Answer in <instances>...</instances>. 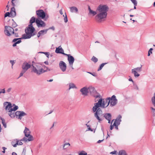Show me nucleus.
Segmentation results:
<instances>
[{
	"label": "nucleus",
	"instance_id": "obj_56",
	"mask_svg": "<svg viewBox=\"0 0 155 155\" xmlns=\"http://www.w3.org/2000/svg\"><path fill=\"white\" fill-rule=\"evenodd\" d=\"M52 29L53 30H54V27L53 26V27L49 28L48 29L49 30V29Z\"/></svg>",
	"mask_w": 155,
	"mask_h": 155
},
{
	"label": "nucleus",
	"instance_id": "obj_26",
	"mask_svg": "<svg viewBox=\"0 0 155 155\" xmlns=\"http://www.w3.org/2000/svg\"><path fill=\"white\" fill-rule=\"evenodd\" d=\"M36 19L34 17H32L30 20V24L29 25L33 26L32 23L36 22Z\"/></svg>",
	"mask_w": 155,
	"mask_h": 155
},
{
	"label": "nucleus",
	"instance_id": "obj_36",
	"mask_svg": "<svg viewBox=\"0 0 155 155\" xmlns=\"http://www.w3.org/2000/svg\"><path fill=\"white\" fill-rule=\"evenodd\" d=\"M45 69H46L44 70L43 68L42 74L46 72L51 71V69L50 68L46 67H45Z\"/></svg>",
	"mask_w": 155,
	"mask_h": 155
},
{
	"label": "nucleus",
	"instance_id": "obj_40",
	"mask_svg": "<svg viewBox=\"0 0 155 155\" xmlns=\"http://www.w3.org/2000/svg\"><path fill=\"white\" fill-rule=\"evenodd\" d=\"M21 42V40H18L16 42H15L13 45V46L15 47L16 45V44L20 43Z\"/></svg>",
	"mask_w": 155,
	"mask_h": 155
},
{
	"label": "nucleus",
	"instance_id": "obj_3",
	"mask_svg": "<svg viewBox=\"0 0 155 155\" xmlns=\"http://www.w3.org/2000/svg\"><path fill=\"white\" fill-rule=\"evenodd\" d=\"M35 29L33 26L28 25L25 30V34L22 35L21 38L24 39H29L35 35L34 31Z\"/></svg>",
	"mask_w": 155,
	"mask_h": 155
},
{
	"label": "nucleus",
	"instance_id": "obj_6",
	"mask_svg": "<svg viewBox=\"0 0 155 155\" xmlns=\"http://www.w3.org/2000/svg\"><path fill=\"white\" fill-rule=\"evenodd\" d=\"M3 106L5 107L6 112L11 111L12 110H16L18 108V106L15 105V104L12 106L10 102H5L3 104Z\"/></svg>",
	"mask_w": 155,
	"mask_h": 155
},
{
	"label": "nucleus",
	"instance_id": "obj_23",
	"mask_svg": "<svg viewBox=\"0 0 155 155\" xmlns=\"http://www.w3.org/2000/svg\"><path fill=\"white\" fill-rule=\"evenodd\" d=\"M88 9L89 11V14H92L93 16H94L97 13V12H96L92 10L89 6H88Z\"/></svg>",
	"mask_w": 155,
	"mask_h": 155
},
{
	"label": "nucleus",
	"instance_id": "obj_28",
	"mask_svg": "<svg viewBox=\"0 0 155 155\" xmlns=\"http://www.w3.org/2000/svg\"><path fill=\"white\" fill-rule=\"evenodd\" d=\"M69 90H70L72 88L77 89V87L73 83H71L69 84Z\"/></svg>",
	"mask_w": 155,
	"mask_h": 155
},
{
	"label": "nucleus",
	"instance_id": "obj_49",
	"mask_svg": "<svg viewBox=\"0 0 155 155\" xmlns=\"http://www.w3.org/2000/svg\"><path fill=\"white\" fill-rule=\"evenodd\" d=\"M153 50V48H151L148 51V56H149L150 55V53H152V51Z\"/></svg>",
	"mask_w": 155,
	"mask_h": 155
},
{
	"label": "nucleus",
	"instance_id": "obj_60",
	"mask_svg": "<svg viewBox=\"0 0 155 155\" xmlns=\"http://www.w3.org/2000/svg\"><path fill=\"white\" fill-rule=\"evenodd\" d=\"M129 81H132L133 83H134V81H133L132 79L131 78H129Z\"/></svg>",
	"mask_w": 155,
	"mask_h": 155
},
{
	"label": "nucleus",
	"instance_id": "obj_51",
	"mask_svg": "<svg viewBox=\"0 0 155 155\" xmlns=\"http://www.w3.org/2000/svg\"><path fill=\"white\" fill-rule=\"evenodd\" d=\"M134 89L137 90H138L139 88L136 84H134Z\"/></svg>",
	"mask_w": 155,
	"mask_h": 155
},
{
	"label": "nucleus",
	"instance_id": "obj_8",
	"mask_svg": "<svg viewBox=\"0 0 155 155\" xmlns=\"http://www.w3.org/2000/svg\"><path fill=\"white\" fill-rule=\"evenodd\" d=\"M142 65L140 67H137L131 70V73L134 74V76L136 77H138L140 75V74L138 72H140L141 71Z\"/></svg>",
	"mask_w": 155,
	"mask_h": 155
},
{
	"label": "nucleus",
	"instance_id": "obj_20",
	"mask_svg": "<svg viewBox=\"0 0 155 155\" xmlns=\"http://www.w3.org/2000/svg\"><path fill=\"white\" fill-rule=\"evenodd\" d=\"M15 110H11V111L7 112L8 115L11 118H14L15 117L16 115H15Z\"/></svg>",
	"mask_w": 155,
	"mask_h": 155
},
{
	"label": "nucleus",
	"instance_id": "obj_27",
	"mask_svg": "<svg viewBox=\"0 0 155 155\" xmlns=\"http://www.w3.org/2000/svg\"><path fill=\"white\" fill-rule=\"evenodd\" d=\"M70 144L69 143H65L63 145V148L64 150H66L68 149L70 146Z\"/></svg>",
	"mask_w": 155,
	"mask_h": 155
},
{
	"label": "nucleus",
	"instance_id": "obj_25",
	"mask_svg": "<svg viewBox=\"0 0 155 155\" xmlns=\"http://www.w3.org/2000/svg\"><path fill=\"white\" fill-rule=\"evenodd\" d=\"M28 138L26 137H24L21 140L24 141L25 142H27L28 141H30L32 140V136H29V137H27Z\"/></svg>",
	"mask_w": 155,
	"mask_h": 155
},
{
	"label": "nucleus",
	"instance_id": "obj_50",
	"mask_svg": "<svg viewBox=\"0 0 155 155\" xmlns=\"http://www.w3.org/2000/svg\"><path fill=\"white\" fill-rule=\"evenodd\" d=\"M110 154H115L117 155L118 153V152L117 151H114L112 152H111L110 153Z\"/></svg>",
	"mask_w": 155,
	"mask_h": 155
},
{
	"label": "nucleus",
	"instance_id": "obj_19",
	"mask_svg": "<svg viewBox=\"0 0 155 155\" xmlns=\"http://www.w3.org/2000/svg\"><path fill=\"white\" fill-rule=\"evenodd\" d=\"M121 116L120 115L118 116V117L116 118L113 124V125H119L121 121Z\"/></svg>",
	"mask_w": 155,
	"mask_h": 155
},
{
	"label": "nucleus",
	"instance_id": "obj_37",
	"mask_svg": "<svg viewBox=\"0 0 155 155\" xmlns=\"http://www.w3.org/2000/svg\"><path fill=\"white\" fill-rule=\"evenodd\" d=\"M91 60L95 63L97 62L98 61V59L96 57L93 56L91 59Z\"/></svg>",
	"mask_w": 155,
	"mask_h": 155
},
{
	"label": "nucleus",
	"instance_id": "obj_18",
	"mask_svg": "<svg viewBox=\"0 0 155 155\" xmlns=\"http://www.w3.org/2000/svg\"><path fill=\"white\" fill-rule=\"evenodd\" d=\"M107 120H108V123H110V120L111 118V115L110 113H106L104 114H103V116Z\"/></svg>",
	"mask_w": 155,
	"mask_h": 155
},
{
	"label": "nucleus",
	"instance_id": "obj_13",
	"mask_svg": "<svg viewBox=\"0 0 155 155\" xmlns=\"http://www.w3.org/2000/svg\"><path fill=\"white\" fill-rule=\"evenodd\" d=\"M31 67V65L25 61L23 63L21 66L22 70L25 72Z\"/></svg>",
	"mask_w": 155,
	"mask_h": 155
},
{
	"label": "nucleus",
	"instance_id": "obj_32",
	"mask_svg": "<svg viewBox=\"0 0 155 155\" xmlns=\"http://www.w3.org/2000/svg\"><path fill=\"white\" fill-rule=\"evenodd\" d=\"M118 155H127V154L125 151L121 150L119 151Z\"/></svg>",
	"mask_w": 155,
	"mask_h": 155
},
{
	"label": "nucleus",
	"instance_id": "obj_46",
	"mask_svg": "<svg viewBox=\"0 0 155 155\" xmlns=\"http://www.w3.org/2000/svg\"><path fill=\"white\" fill-rule=\"evenodd\" d=\"M64 20L65 23H67L68 21V18L66 13H65V16Z\"/></svg>",
	"mask_w": 155,
	"mask_h": 155
},
{
	"label": "nucleus",
	"instance_id": "obj_10",
	"mask_svg": "<svg viewBox=\"0 0 155 155\" xmlns=\"http://www.w3.org/2000/svg\"><path fill=\"white\" fill-rule=\"evenodd\" d=\"M15 115L16 118L21 120L23 117L26 116L27 114L23 111H17L15 112Z\"/></svg>",
	"mask_w": 155,
	"mask_h": 155
},
{
	"label": "nucleus",
	"instance_id": "obj_35",
	"mask_svg": "<svg viewBox=\"0 0 155 155\" xmlns=\"http://www.w3.org/2000/svg\"><path fill=\"white\" fill-rule=\"evenodd\" d=\"M107 64V63H102L100 65L99 68L98 69L97 71H100L102 69V68H103V67L106 64Z\"/></svg>",
	"mask_w": 155,
	"mask_h": 155
},
{
	"label": "nucleus",
	"instance_id": "obj_2",
	"mask_svg": "<svg viewBox=\"0 0 155 155\" xmlns=\"http://www.w3.org/2000/svg\"><path fill=\"white\" fill-rule=\"evenodd\" d=\"M108 9L106 5H100L98 6L97 9L98 14L95 17V19L97 21L101 22L104 20L107 15Z\"/></svg>",
	"mask_w": 155,
	"mask_h": 155
},
{
	"label": "nucleus",
	"instance_id": "obj_31",
	"mask_svg": "<svg viewBox=\"0 0 155 155\" xmlns=\"http://www.w3.org/2000/svg\"><path fill=\"white\" fill-rule=\"evenodd\" d=\"M48 30V29L41 30L40 31L38 32L40 34L41 36H42L44 34H46Z\"/></svg>",
	"mask_w": 155,
	"mask_h": 155
},
{
	"label": "nucleus",
	"instance_id": "obj_47",
	"mask_svg": "<svg viewBox=\"0 0 155 155\" xmlns=\"http://www.w3.org/2000/svg\"><path fill=\"white\" fill-rule=\"evenodd\" d=\"M25 72V71L22 70L19 76L18 77V78H19L20 77L22 76H23V74H24Z\"/></svg>",
	"mask_w": 155,
	"mask_h": 155
},
{
	"label": "nucleus",
	"instance_id": "obj_22",
	"mask_svg": "<svg viewBox=\"0 0 155 155\" xmlns=\"http://www.w3.org/2000/svg\"><path fill=\"white\" fill-rule=\"evenodd\" d=\"M15 7L13 6L10 12V15L12 17H15L16 15V12L15 11Z\"/></svg>",
	"mask_w": 155,
	"mask_h": 155
},
{
	"label": "nucleus",
	"instance_id": "obj_15",
	"mask_svg": "<svg viewBox=\"0 0 155 155\" xmlns=\"http://www.w3.org/2000/svg\"><path fill=\"white\" fill-rule=\"evenodd\" d=\"M59 67L62 72H65L67 69V64L63 61H61L59 63Z\"/></svg>",
	"mask_w": 155,
	"mask_h": 155
},
{
	"label": "nucleus",
	"instance_id": "obj_62",
	"mask_svg": "<svg viewBox=\"0 0 155 155\" xmlns=\"http://www.w3.org/2000/svg\"><path fill=\"white\" fill-rule=\"evenodd\" d=\"M37 37H38V38H39V37H40V36H41V35H40V34L39 33V32H38V34H37Z\"/></svg>",
	"mask_w": 155,
	"mask_h": 155
},
{
	"label": "nucleus",
	"instance_id": "obj_4",
	"mask_svg": "<svg viewBox=\"0 0 155 155\" xmlns=\"http://www.w3.org/2000/svg\"><path fill=\"white\" fill-rule=\"evenodd\" d=\"M43 68L41 65L39 63H35L34 61L32 62L31 64V71L38 75L42 74Z\"/></svg>",
	"mask_w": 155,
	"mask_h": 155
},
{
	"label": "nucleus",
	"instance_id": "obj_48",
	"mask_svg": "<svg viewBox=\"0 0 155 155\" xmlns=\"http://www.w3.org/2000/svg\"><path fill=\"white\" fill-rule=\"evenodd\" d=\"M10 62L12 64V68H13V65L15 63V61L12 60H10Z\"/></svg>",
	"mask_w": 155,
	"mask_h": 155
},
{
	"label": "nucleus",
	"instance_id": "obj_59",
	"mask_svg": "<svg viewBox=\"0 0 155 155\" xmlns=\"http://www.w3.org/2000/svg\"><path fill=\"white\" fill-rule=\"evenodd\" d=\"M59 12L61 15H63V13L62 12V9H61V10H60Z\"/></svg>",
	"mask_w": 155,
	"mask_h": 155
},
{
	"label": "nucleus",
	"instance_id": "obj_30",
	"mask_svg": "<svg viewBox=\"0 0 155 155\" xmlns=\"http://www.w3.org/2000/svg\"><path fill=\"white\" fill-rule=\"evenodd\" d=\"M151 101L152 104L155 107V92L154 93L153 96L151 97Z\"/></svg>",
	"mask_w": 155,
	"mask_h": 155
},
{
	"label": "nucleus",
	"instance_id": "obj_12",
	"mask_svg": "<svg viewBox=\"0 0 155 155\" xmlns=\"http://www.w3.org/2000/svg\"><path fill=\"white\" fill-rule=\"evenodd\" d=\"M36 13L37 15L39 18L43 19L45 17V13L43 10H38L36 11Z\"/></svg>",
	"mask_w": 155,
	"mask_h": 155
},
{
	"label": "nucleus",
	"instance_id": "obj_45",
	"mask_svg": "<svg viewBox=\"0 0 155 155\" xmlns=\"http://www.w3.org/2000/svg\"><path fill=\"white\" fill-rule=\"evenodd\" d=\"M10 13L9 12H7L5 13V17H6L8 16V17H11L10 16Z\"/></svg>",
	"mask_w": 155,
	"mask_h": 155
},
{
	"label": "nucleus",
	"instance_id": "obj_57",
	"mask_svg": "<svg viewBox=\"0 0 155 155\" xmlns=\"http://www.w3.org/2000/svg\"><path fill=\"white\" fill-rule=\"evenodd\" d=\"M119 125H114V126H115V128L117 130H118V126Z\"/></svg>",
	"mask_w": 155,
	"mask_h": 155
},
{
	"label": "nucleus",
	"instance_id": "obj_41",
	"mask_svg": "<svg viewBox=\"0 0 155 155\" xmlns=\"http://www.w3.org/2000/svg\"><path fill=\"white\" fill-rule=\"evenodd\" d=\"M6 92V91H5V88H3L0 90V94H5Z\"/></svg>",
	"mask_w": 155,
	"mask_h": 155
},
{
	"label": "nucleus",
	"instance_id": "obj_63",
	"mask_svg": "<svg viewBox=\"0 0 155 155\" xmlns=\"http://www.w3.org/2000/svg\"><path fill=\"white\" fill-rule=\"evenodd\" d=\"M45 63V64H47V65H48V62L47 61H45L44 62Z\"/></svg>",
	"mask_w": 155,
	"mask_h": 155
},
{
	"label": "nucleus",
	"instance_id": "obj_42",
	"mask_svg": "<svg viewBox=\"0 0 155 155\" xmlns=\"http://www.w3.org/2000/svg\"><path fill=\"white\" fill-rule=\"evenodd\" d=\"M134 5L137 6V2L136 0H130Z\"/></svg>",
	"mask_w": 155,
	"mask_h": 155
},
{
	"label": "nucleus",
	"instance_id": "obj_43",
	"mask_svg": "<svg viewBox=\"0 0 155 155\" xmlns=\"http://www.w3.org/2000/svg\"><path fill=\"white\" fill-rule=\"evenodd\" d=\"M12 90V88L11 87H9L6 90V92L7 93H9L10 92H11Z\"/></svg>",
	"mask_w": 155,
	"mask_h": 155
},
{
	"label": "nucleus",
	"instance_id": "obj_58",
	"mask_svg": "<svg viewBox=\"0 0 155 155\" xmlns=\"http://www.w3.org/2000/svg\"><path fill=\"white\" fill-rule=\"evenodd\" d=\"M104 140H99L98 141H97V143H101V142L103 141Z\"/></svg>",
	"mask_w": 155,
	"mask_h": 155
},
{
	"label": "nucleus",
	"instance_id": "obj_61",
	"mask_svg": "<svg viewBox=\"0 0 155 155\" xmlns=\"http://www.w3.org/2000/svg\"><path fill=\"white\" fill-rule=\"evenodd\" d=\"M12 155H17V154L16 153L13 152L12 153Z\"/></svg>",
	"mask_w": 155,
	"mask_h": 155
},
{
	"label": "nucleus",
	"instance_id": "obj_53",
	"mask_svg": "<svg viewBox=\"0 0 155 155\" xmlns=\"http://www.w3.org/2000/svg\"><path fill=\"white\" fill-rule=\"evenodd\" d=\"M19 38H15V39H14L13 41H12L13 42H16L18 40H19Z\"/></svg>",
	"mask_w": 155,
	"mask_h": 155
},
{
	"label": "nucleus",
	"instance_id": "obj_17",
	"mask_svg": "<svg viewBox=\"0 0 155 155\" xmlns=\"http://www.w3.org/2000/svg\"><path fill=\"white\" fill-rule=\"evenodd\" d=\"M55 52L57 53H61L64 55H65L66 54L64 53L63 49L60 46L56 48Z\"/></svg>",
	"mask_w": 155,
	"mask_h": 155
},
{
	"label": "nucleus",
	"instance_id": "obj_9",
	"mask_svg": "<svg viewBox=\"0 0 155 155\" xmlns=\"http://www.w3.org/2000/svg\"><path fill=\"white\" fill-rule=\"evenodd\" d=\"M109 97L110 98L109 99L110 106L111 107L115 106L117 103V100L116 98L115 95H113L111 97Z\"/></svg>",
	"mask_w": 155,
	"mask_h": 155
},
{
	"label": "nucleus",
	"instance_id": "obj_34",
	"mask_svg": "<svg viewBox=\"0 0 155 155\" xmlns=\"http://www.w3.org/2000/svg\"><path fill=\"white\" fill-rule=\"evenodd\" d=\"M0 119L2 120V123L3 124V126L5 128H6V124L5 122V120L4 119L1 117H0Z\"/></svg>",
	"mask_w": 155,
	"mask_h": 155
},
{
	"label": "nucleus",
	"instance_id": "obj_21",
	"mask_svg": "<svg viewBox=\"0 0 155 155\" xmlns=\"http://www.w3.org/2000/svg\"><path fill=\"white\" fill-rule=\"evenodd\" d=\"M30 131L29 130L25 127V130L24 131V133L25 134V136L26 137H29V136H32L30 135Z\"/></svg>",
	"mask_w": 155,
	"mask_h": 155
},
{
	"label": "nucleus",
	"instance_id": "obj_5",
	"mask_svg": "<svg viewBox=\"0 0 155 155\" xmlns=\"http://www.w3.org/2000/svg\"><path fill=\"white\" fill-rule=\"evenodd\" d=\"M4 33L5 35L8 36H9L12 35V34H14L15 37H18V34L14 32V29L10 26H5Z\"/></svg>",
	"mask_w": 155,
	"mask_h": 155
},
{
	"label": "nucleus",
	"instance_id": "obj_29",
	"mask_svg": "<svg viewBox=\"0 0 155 155\" xmlns=\"http://www.w3.org/2000/svg\"><path fill=\"white\" fill-rule=\"evenodd\" d=\"M17 139H16L12 140L11 142V144L14 147H17Z\"/></svg>",
	"mask_w": 155,
	"mask_h": 155
},
{
	"label": "nucleus",
	"instance_id": "obj_64",
	"mask_svg": "<svg viewBox=\"0 0 155 155\" xmlns=\"http://www.w3.org/2000/svg\"><path fill=\"white\" fill-rule=\"evenodd\" d=\"M153 124L155 125V119L153 120Z\"/></svg>",
	"mask_w": 155,
	"mask_h": 155
},
{
	"label": "nucleus",
	"instance_id": "obj_14",
	"mask_svg": "<svg viewBox=\"0 0 155 155\" xmlns=\"http://www.w3.org/2000/svg\"><path fill=\"white\" fill-rule=\"evenodd\" d=\"M36 23L38 27H44L46 26L45 23L40 19L37 18L36 19Z\"/></svg>",
	"mask_w": 155,
	"mask_h": 155
},
{
	"label": "nucleus",
	"instance_id": "obj_1",
	"mask_svg": "<svg viewBox=\"0 0 155 155\" xmlns=\"http://www.w3.org/2000/svg\"><path fill=\"white\" fill-rule=\"evenodd\" d=\"M99 100H95V101H98V102L94 104V106L92 108V110L94 113V116L98 121L99 122L103 120L102 117L103 113L101 109L99 108L101 107L102 108H105L107 107L109 104L110 101L109 99V97L106 98H102L101 97L99 98Z\"/></svg>",
	"mask_w": 155,
	"mask_h": 155
},
{
	"label": "nucleus",
	"instance_id": "obj_16",
	"mask_svg": "<svg viewBox=\"0 0 155 155\" xmlns=\"http://www.w3.org/2000/svg\"><path fill=\"white\" fill-rule=\"evenodd\" d=\"M80 91L81 92L82 95L84 96H87L88 93V87H84L80 89Z\"/></svg>",
	"mask_w": 155,
	"mask_h": 155
},
{
	"label": "nucleus",
	"instance_id": "obj_33",
	"mask_svg": "<svg viewBox=\"0 0 155 155\" xmlns=\"http://www.w3.org/2000/svg\"><path fill=\"white\" fill-rule=\"evenodd\" d=\"M150 108L151 110V112L153 116L155 117V108L153 107H151Z\"/></svg>",
	"mask_w": 155,
	"mask_h": 155
},
{
	"label": "nucleus",
	"instance_id": "obj_11",
	"mask_svg": "<svg viewBox=\"0 0 155 155\" xmlns=\"http://www.w3.org/2000/svg\"><path fill=\"white\" fill-rule=\"evenodd\" d=\"M65 55L68 57V60L70 66L72 69H74L73 65L74 61V58L73 56L70 54H66Z\"/></svg>",
	"mask_w": 155,
	"mask_h": 155
},
{
	"label": "nucleus",
	"instance_id": "obj_39",
	"mask_svg": "<svg viewBox=\"0 0 155 155\" xmlns=\"http://www.w3.org/2000/svg\"><path fill=\"white\" fill-rule=\"evenodd\" d=\"M26 149L25 147L23 149L22 152L21 153V155H26Z\"/></svg>",
	"mask_w": 155,
	"mask_h": 155
},
{
	"label": "nucleus",
	"instance_id": "obj_24",
	"mask_svg": "<svg viewBox=\"0 0 155 155\" xmlns=\"http://www.w3.org/2000/svg\"><path fill=\"white\" fill-rule=\"evenodd\" d=\"M70 9L71 12L77 13L78 11V8L75 7H71L70 8Z\"/></svg>",
	"mask_w": 155,
	"mask_h": 155
},
{
	"label": "nucleus",
	"instance_id": "obj_38",
	"mask_svg": "<svg viewBox=\"0 0 155 155\" xmlns=\"http://www.w3.org/2000/svg\"><path fill=\"white\" fill-rule=\"evenodd\" d=\"M22 140H19L18 139H17V145H21L23 144V143L21 141Z\"/></svg>",
	"mask_w": 155,
	"mask_h": 155
},
{
	"label": "nucleus",
	"instance_id": "obj_52",
	"mask_svg": "<svg viewBox=\"0 0 155 155\" xmlns=\"http://www.w3.org/2000/svg\"><path fill=\"white\" fill-rule=\"evenodd\" d=\"M15 0H12L11 1V3H12V5L14 6L15 7V3L14 2V1Z\"/></svg>",
	"mask_w": 155,
	"mask_h": 155
},
{
	"label": "nucleus",
	"instance_id": "obj_44",
	"mask_svg": "<svg viewBox=\"0 0 155 155\" xmlns=\"http://www.w3.org/2000/svg\"><path fill=\"white\" fill-rule=\"evenodd\" d=\"M40 53L44 54L48 58H49V53L48 52H40Z\"/></svg>",
	"mask_w": 155,
	"mask_h": 155
},
{
	"label": "nucleus",
	"instance_id": "obj_7",
	"mask_svg": "<svg viewBox=\"0 0 155 155\" xmlns=\"http://www.w3.org/2000/svg\"><path fill=\"white\" fill-rule=\"evenodd\" d=\"M88 93L90 94L91 95L96 98H100L101 97V95L97 93L94 87L90 86L88 87Z\"/></svg>",
	"mask_w": 155,
	"mask_h": 155
},
{
	"label": "nucleus",
	"instance_id": "obj_55",
	"mask_svg": "<svg viewBox=\"0 0 155 155\" xmlns=\"http://www.w3.org/2000/svg\"><path fill=\"white\" fill-rule=\"evenodd\" d=\"M114 126V125H113H113H112L111 124V125L110 128V130H111L113 129V128Z\"/></svg>",
	"mask_w": 155,
	"mask_h": 155
},
{
	"label": "nucleus",
	"instance_id": "obj_54",
	"mask_svg": "<svg viewBox=\"0 0 155 155\" xmlns=\"http://www.w3.org/2000/svg\"><path fill=\"white\" fill-rule=\"evenodd\" d=\"M88 130H90L91 131H93V129H91V128L90 127H89L88 128V129L87 130V131H88Z\"/></svg>",
	"mask_w": 155,
	"mask_h": 155
}]
</instances>
